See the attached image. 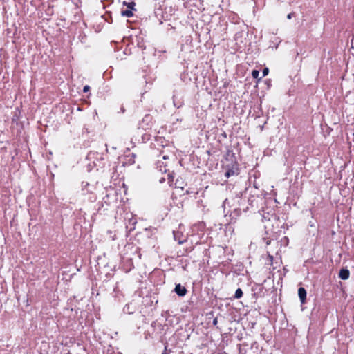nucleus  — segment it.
Wrapping results in <instances>:
<instances>
[{
	"instance_id": "nucleus-1",
	"label": "nucleus",
	"mask_w": 354,
	"mask_h": 354,
	"mask_svg": "<svg viewBox=\"0 0 354 354\" xmlns=\"http://www.w3.org/2000/svg\"><path fill=\"white\" fill-rule=\"evenodd\" d=\"M174 291L180 297L185 296L187 292L186 288L181 286L180 284L176 285Z\"/></svg>"
},
{
	"instance_id": "nucleus-2",
	"label": "nucleus",
	"mask_w": 354,
	"mask_h": 354,
	"mask_svg": "<svg viewBox=\"0 0 354 354\" xmlns=\"http://www.w3.org/2000/svg\"><path fill=\"white\" fill-rule=\"evenodd\" d=\"M306 290L303 287H300L299 289H298V295H299V297L301 300V304H305L306 303Z\"/></svg>"
},
{
	"instance_id": "nucleus-3",
	"label": "nucleus",
	"mask_w": 354,
	"mask_h": 354,
	"mask_svg": "<svg viewBox=\"0 0 354 354\" xmlns=\"http://www.w3.org/2000/svg\"><path fill=\"white\" fill-rule=\"evenodd\" d=\"M239 174V169L237 167H232L231 168H228L225 174V176L227 178H229L230 176L238 175Z\"/></svg>"
},
{
	"instance_id": "nucleus-4",
	"label": "nucleus",
	"mask_w": 354,
	"mask_h": 354,
	"mask_svg": "<svg viewBox=\"0 0 354 354\" xmlns=\"http://www.w3.org/2000/svg\"><path fill=\"white\" fill-rule=\"evenodd\" d=\"M142 123L146 122V127L149 129L153 124V117L150 114H146L142 120Z\"/></svg>"
},
{
	"instance_id": "nucleus-5",
	"label": "nucleus",
	"mask_w": 354,
	"mask_h": 354,
	"mask_svg": "<svg viewBox=\"0 0 354 354\" xmlns=\"http://www.w3.org/2000/svg\"><path fill=\"white\" fill-rule=\"evenodd\" d=\"M350 277V272L347 268H342L339 272V277L342 280H346Z\"/></svg>"
},
{
	"instance_id": "nucleus-6",
	"label": "nucleus",
	"mask_w": 354,
	"mask_h": 354,
	"mask_svg": "<svg viewBox=\"0 0 354 354\" xmlns=\"http://www.w3.org/2000/svg\"><path fill=\"white\" fill-rule=\"evenodd\" d=\"M121 15L127 17H131L133 15L132 10L129 9L122 10Z\"/></svg>"
},
{
	"instance_id": "nucleus-7",
	"label": "nucleus",
	"mask_w": 354,
	"mask_h": 354,
	"mask_svg": "<svg viewBox=\"0 0 354 354\" xmlns=\"http://www.w3.org/2000/svg\"><path fill=\"white\" fill-rule=\"evenodd\" d=\"M180 234V232H174V236L175 239L176 241H178L179 244H182L184 242H185V239H178V236Z\"/></svg>"
},
{
	"instance_id": "nucleus-8",
	"label": "nucleus",
	"mask_w": 354,
	"mask_h": 354,
	"mask_svg": "<svg viewBox=\"0 0 354 354\" xmlns=\"http://www.w3.org/2000/svg\"><path fill=\"white\" fill-rule=\"evenodd\" d=\"M243 292L241 288H238L235 292L234 297L235 299H240L241 297H243Z\"/></svg>"
},
{
	"instance_id": "nucleus-9",
	"label": "nucleus",
	"mask_w": 354,
	"mask_h": 354,
	"mask_svg": "<svg viewBox=\"0 0 354 354\" xmlns=\"http://www.w3.org/2000/svg\"><path fill=\"white\" fill-rule=\"evenodd\" d=\"M174 178V176L172 174L169 173L167 174V183L169 185V186H172Z\"/></svg>"
},
{
	"instance_id": "nucleus-10",
	"label": "nucleus",
	"mask_w": 354,
	"mask_h": 354,
	"mask_svg": "<svg viewBox=\"0 0 354 354\" xmlns=\"http://www.w3.org/2000/svg\"><path fill=\"white\" fill-rule=\"evenodd\" d=\"M184 183L182 181L180 183V180L178 178L176 179L175 183V187L176 188H180L181 189H183L184 188Z\"/></svg>"
},
{
	"instance_id": "nucleus-11",
	"label": "nucleus",
	"mask_w": 354,
	"mask_h": 354,
	"mask_svg": "<svg viewBox=\"0 0 354 354\" xmlns=\"http://www.w3.org/2000/svg\"><path fill=\"white\" fill-rule=\"evenodd\" d=\"M123 4L126 5L127 6L128 9L131 10L134 9V6H136L135 2H133V1L129 2V3L124 1Z\"/></svg>"
},
{
	"instance_id": "nucleus-12",
	"label": "nucleus",
	"mask_w": 354,
	"mask_h": 354,
	"mask_svg": "<svg viewBox=\"0 0 354 354\" xmlns=\"http://www.w3.org/2000/svg\"><path fill=\"white\" fill-rule=\"evenodd\" d=\"M259 71L258 70L254 69L252 71V76L253 78L260 80L261 78H259Z\"/></svg>"
},
{
	"instance_id": "nucleus-13",
	"label": "nucleus",
	"mask_w": 354,
	"mask_h": 354,
	"mask_svg": "<svg viewBox=\"0 0 354 354\" xmlns=\"http://www.w3.org/2000/svg\"><path fill=\"white\" fill-rule=\"evenodd\" d=\"M269 73V70L268 68H265L263 70V77H265Z\"/></svg>"
},
{
	"instance_id": "nucleus-14",
	"label": "nucleus",
	"mask_w": 354,
	"mask_h": 354,
	"mask_svg": "<svg viewBox=\"0 0 354 354\" xmlns=\"http://www.w3.org/2000/svg\"><path fill=\"white\" fill-rule=\"evenodd\" d=\"M89 90H90V86H88V85L84 86V88H83V91L84 93H86V92L89 91Z\"/></svg>"
},
{
	"instance_id": "nucleus-15",
	"label": "nucleus",
	"mask_w": 354,
	"mask_h": 354,
	"mask_svg": "<svg viewBox=\"0 0 354 354\" xmlns=\"http://www.w3.org/2000/svg\"><path fill=\"white\" fill-rule=\"evenodd\" d=\"M294 13L293 12H291V13H289L288 15H287V18L288 19H291L292 16H293Z\"/></svg>"
},
{
	"instance_id": "nucleus-16",
	"label": "nucleus",
	"mask_w": 354,
	"mask_h": 354,
	"mask_svg": "<svg viewBox=\"0 0 354 354\" xmlns=\"http://www.w3.org/2000/svg\"><path fill=\"white\" fill-rule=\"evenodd\" d=\"M162 354H169L167 353V346L165 347V350L163 351L162 353Z\"/></svg>"
},
{
	"instance_id": "nucleus-17",
	"label": "nucleus",
	"mask_w": 354,
	"mask_h": 354,
	"mask_svg": "<svg viewBox=\"0 0 354 354\" xmlns=\"http://www.w3.org/2000/svg\"><path fill=\"white\" fill-rule=\"evenodd\" d=\"M165 178H161L159 180V182H160V183H162L163 182H165Z\"/></svg>"
},
{
	"instance_id": "nucleus-18",
	"label": "nucleus",
	"mask_w": 354,
	"mask_h": 354,
	"mask_svg": "<svg viewBox=\"0 0 354 354\" xmlns=\"http://www.w3.org/2000/svg\"><path fill=\"white\" fill-rule=\"evenodd\" d=\"M269 258H270V261H272L273 257L272 255H269Z\"/></svg>"
},
{
	"instance_id": "nucleus-19",
	"label": "nucleus",
	"mask_w": 354,
	"mask_h": 354,
	"mask_svg": "<svg viewBox=\"0 0 354 354\" xmlns=\"http://www.w3.org/2000/svg\"><path fill=\"white\" fill-rule=\"evenodd\" d=\"M270 242H271V241H270V240H268V241H267L266 244H267V245H269V244H270Z\"/></svg>"
},
{
	"instance_id": "nucleus-20",
	"label": "nucleus",
	"mask_w": 354,
	"mask_h": 354,
	"mask_svg": "<svg viewBox=\"0 0 354 354\" xmlns=\"http://www.w3.org/2000/svg\"><path fill=\"white\" fill-rule=\"evenodd\" d=\"M115 234H114L113 236H112V240H115Z\"/></svg>"
}]
</instances>
